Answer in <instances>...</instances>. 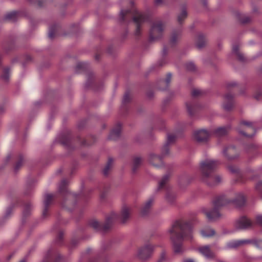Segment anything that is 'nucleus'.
Instances as JSON below:
<instances>
[{
  "instance_id": "nucleus-44",
  "label": "nucleus",
  "mask_w": 262,
  "mask_h": 262,
  "mask_svg": "<svg viewBox=\"0 0 262 262\" xmlns=\"http://www.w3.org/2000/svg\"><path fill=\"white\" fill-rule=\"evenodd\" d=\"M164 148H165V152L164 153H163L164 154H166L168 153V149H167V145H165V146L164 147Z\"/></svg>"
},
{
  "instance_id": "nucleus-27",
  "label": "nucleus",
  "mask_w": 262,
  "mask_h": 262,
  "mask_svg": "<svg viewBox=\"0 0 262 262\" xmlns=\"http://www.w3.org/2000/svg\"><path fill=\"white\" fill-rule=\"evenodd\" d=\"M175 136L173 135H168L167 136V143L169 144L174 141Z\"/></svg>"
},
{
  "instance_id": "nucleus-32",
  "label": "nucleus",
  "mask_w": 262,
  "mask_h": 262,
  "mask_svg": "<svg viewBox=\"0 0 262 262\" xmlns=\"http://www.w3.org/2000/svg\"><path fill=\"white\" fill-rule=\"evenodd\" d=\"M150 158V162L151 163L152 162L151 160L152 159L153 160H159V161L161 160V158L160 157L157 156L156 155H151Z\"/></svg>"
},
{
  "instance_id": "nucleus-18",
  "label": "nucleus",
  "mask_w": 262,
  "mask_h": 262,
  "mask_svg": "<svg viewBox=\"0 0 262 262\" xmlns=\"http://www.w3.org/2000/svg\"><path fill=\"white\" fill-rule=\"evenodd\" d=\"M205 40L203 35H199L198 38L196 46L199 49L203 48L205 45Z\"/></svg>"
},
{
  "instance_id": "nucleus-52",
  "label": "nucleus",
  "mask_w": 262,
  "mask_h": 262,
  "mask_svg": "<svg viewBox=\"0 0 262 262\" xmlns=\"http://www.w3.org/2000/svg\"><path fill=\"white\" fill-rule=\"evenodd\" d=\"M224 153L225 154H226V150H225L224 151Z\"/></svg>"
},
{
  "instance_id": "nucleus-9",
  "label": "nucleus",
  "mask_w": 262,
  "mask_h": 262,
  "mask_svg": "<svg viewBox=\"0 0 262 262\" xmlns=\"http://www.w3.org/2000/svg\"><path fill=\"white\" fill-rule=\"evenodd\" d=\"M194 138L198 142L206 141L209 137V133L205 129L196 131L194 134Z\"/></svg>"
},
{
  "instance_id": "nucleus-20",
  "label": "nucleus",
  "mask_w": 262,
  "mask_h": 262,
  "mask_svg": "<svg viewBox=\"0 0 262 262\" xmlns=\"http://www.w3.org/2000/svg\"><path fill=\"white\" fill-rule=\"evenodd\" d=\"M52 199L53 195L52 194H47L45 195L44 204L46 207H47L50 204L51 201L52 200Z\"/></svg>"
},
{
  "instance_id": "nucleus-51",
  "label": "nucleus",
  "mask_w": 262,
  "mask_h": 262,
  "mask_svg": "<svg viewBox=\"0 0 262 262\" xmlns=\"http://www.w3.org/2000/svg\"><path fill=\"white\" fill-rule=\"evenodd\" d=\"M20 262H25V261L24 260H22Z\"/></svg>"
},
{
  "instance_id": "nucleus-8",
  "label": "nucleus",
  "mask_w": 262,
  "mask_h": 262,
  "mask_svg": "<svg viewBox=\"0 0 262 262\" xmlns=\"http://www.w3.org/2000/svg\"><path fill=\"white\" fill-rule=\"evenodd\" d=\"M240 127L246 131H248L249 130H251L253 132V133L251 135H247L244 132L241 131L239 130V132L240 134L247 137H252L255 133V130L254 127L253 126V124L251 122H247V121H242L240 123Z\"/></svg>"
},
{
  "instance_id": "nucleus-49",
  "label": "nucleus",
  "mask_w": 262,
  "mask_h": 262,
  "mask_svg": "<svg viewBox=\"0 0 262 262\" xmlns=\"http://www.w3.org/2000/svg\"><path fill=\"white\" fill-rule=\"evenodd\" d=\"M20 165V164L19 163H18V164L16 165V168H17V167H18V166H19Z\"/></svg>"
},
{
  "instance_id": "nucleus-34",
  "label": "nucleus",
  "mask_w": 262,
  "mask_h": 262,
  "mask_svg": "<svg viewBox=\"0 0 262 262\" xmlns=\"http://www.w3.org/2000/svg\"><path fill=\"white\" fill-rule=\"evenodd\" d=\"M201 93V92L199 90H193L192 92V95L193 96H196Z\"/></svg>"
},
{
  "instance_id": "nucleus-41",
  "label": "nucleus",
  "mask_w": 262,
  "mask_h": 262,
  "mask_svg": "<svg viewBox=\"0 0 262 262\" xmlns=\"http://www.w3.org/2000/svg\"><path fill=\"white\" fill-rule=\"evenodd\" d=\"M237 50H238V48H237V46H235V47H234L233 48V52H237Z\"/></svg>"
},
{
  "instance_id": "nucleus-21",
  "label": "nucleus",
  "mask_w": 262,
  "mask_h": 262,
  "mask_svg": "<svg viewBox=\"0 0 262 262\" xmlns=\"http://www.w3.org/2000/svg\"><path fill=\"white\" fill-rule=\"evenodd\" d=\"M16 15H17V13L16 12H12L7 14L6 17V18L8 19L14 21L16 19Z\"/></svg>"
},
{
  "instance_id": "nucleus-36",
  "label": "nucleus",
  "mask_w": 262,
  "mask_h": 262,
  "mask_svg": "<svg viewBox=\"0 0 262 262\" xmlns=\"http://www.w3.org/2000/svg\"><path fill=\"white\" fill-rule=\"evenodd\" d=\"M117 218V215L115 213H112L111 217L107 218V221H110L111 220H115Z\"/></svg>"
},
{
  "instance_id": "nucleus-16",
  "label": "nucleus",
  "mask_w": 262,
  "mask_h": 262,
  "mask_svg": "<svg viewBox=\"0 0 262 262\" xmlns=\"http://www.w3.org/2000/svg\"><path fill=\"white\" fill-rule=\"evenodd\" d=\"M229 130V128L226 127H221L218 128L215 130V134L217 136H222L226 135Z\"/></svg>"
},
{
  "instance_id": "nucleus-26",
  "label": "nucleus",
  "mask_w": 262,
  "mask_h": 262,
  "mask_svg": "<svg viewBox=\"0 0 262 262\" xmlns=\"http://www.w3.org/2000/svg\"><path fill=\"white\" fill-rule=\"evenodd\" d=\"M171 78V74L170 73H168L167 75V77L165 80H164L163 82L165 83L167 85H168L170 82Z\"/></svg>"
},
{
  "instance_id": "nucleus-17",
  "label": "nucleus",
  "mask_w": 262,
  "mask_h": 262,
  "mask_svg": "<svg viewBox=\"0 0 262 262\" xmlns=\"http://www.w3.org/2000/svg\"><path fill=\"white\" fill-rule=\"evenodd\" d=\"M129 217V209L127 208H124L122 211L121 217L122 222L125 223Z\"/></svg>"
},
{
  "instance_id": "nucleus-24",
  "label": "nucleus",
  "mask_w": 262,
  "mask_h": 262,
  "mask_svg": "<svg viewBox=\"0 0 262 262\" xmlns=\"http://www.w3.org/2000/svg\"><path fill=\"white\" fill-rule=\"evenodd\" d=\"M4 74L2 76V78L5 80V81H7L9 77V69H6L4 70Z\"/></svg>"
},
{
  "instance_id": "nucleus-45",
  "label": "nucleus",
  "mask_w": 262,
  "mask_h": 262,
  "mask_svg": "<svg viewBox=\"0 0 262 262\" xmlns=\"http://www.w3.org/2000/svg\"><path fill=\"white\" fill-rule=\"evenodd\" d=\"M238 57H239V59L240 60H243V57H242V56L241 55H238Z\"/></svg>"
},
{
  "instance_id": "nucleus-25",
  "label": "nucleus",
  "mask_w": 262,
  "mask_h": 262,
  "mask_svg": "<svg viewBox=\"0 0 262 262\" xmlns=\"http://www.w3.org/2000/svg\"><path fill=\"white\" fill-rule=\"evenodd\" d=\"M141 162V159L140 158H136L134 159V166L137 167L138 165L140 164Z\"/></svg>"
},
{
  "instance_id": "nucleus-47",
  "label": "nucleus",
  "mask_w": 262,
  "mask_h": 262,
  "mask_svg": "<svg viewBox=\"0 0 262 262\" xmlns=\"http://www.w3.org/2000/svg\"><path fill=\"white\" fill-rule=\"evenodd\" d=\"M187 108H188V112H189V113H190V114H191V110H190V108H189V106H187Z\"/></svg>"
},
{
  "instance_id": "nucleus-42",
  "label": "nucleus",
  "mask_w": 262,
  "mask_h": 262,
  "mask_svg": "<svg viewBox=\"0 0 262 262\" xmlns=\"http://www.w3.org/2000/svg\"><path fill=\"white\" fill-rule=\"evenodd\" d=\"M183 262H194V261L192 259H186V260H184Z\"/></svg>"
},
{
  "instance_id": "nucleus-30",
  "label": "nucleus",
  "mask_w": 262,
  "mask_h": 262,
  "mask_svg": "<svg viewBox=\"0 0 262 262\" xmlns=\"http://www.w3.org/2000/svg\"><path fill=\"white\" fill-rule=\"evenodd\" d=\"M257 223L262 225V215H257L256 217Z\"/></svg>"
},
{
  "instance_id": "nucleus-15",
  "label": "nucleus",
  "mask_w": 262,
  "mask_h": 262,
  "mask_svg": "<svg viewBox=\"0 0 262 262\" xmlns=\"http://www.w3.org/2000/svg\"><path fill=\"white\" fill-rule=\"evenodd\" d=\"M152 202V200L150 199L145 204L144 206H143L141 210V213L143 215H146L147 213L148 212L150 207L151 206Z\"/></svg>"
},
{
  "instance_id": "nucleus-19",
  "label": "nucleus",
  "mask_w": 262,
  "mask_h": 262,
  "mask_svg": "<svg viewBox=\"0 0 262 262\" xmlns=\"http://www.w3.org/2000/svg\"><path fill=\"white\" fill-rule=\"evenodd\" d=\"M113 161L112 158H110L108 159L107 163L105 167L103 169V173L104 175H107L108 174V170H110V169L111 167V166L113 164Z\"/></svg>"
},
{
  "instance_id": "nucleus-46",
  "label": "nucleus",
  "mask_w": 262,
  "mask_h": 262,
  "mask_svg": "<svg viewBox=\"0 0 262 262\" xmlns=\"http://www.w3.org/2000/svg\"><path fill=\"white\" fill-rule=\"evenodd\" d=\"M162 2V0H156V3H160Z\"/></svg>"
},
{
  "instance_id": "nucleus-28",
  "label": "nucleus",
  "mask_w": 262,
  "mask_h": 262,
  "mask_svg": "<svg viewBox=\"0 0 262 262\" xmlns=\"http://www.w3.org/2000/svg\"><path fill=\"white\" fill-rule=\"evenodd\" d=\"M186 68L188 70L192 71L195 69V66L192 62H189L187 64Z\"/></svg>"
},
{
  "instance_id": "nucleus-22",
  "label": "nucleus",
  "mask_w": 262,
  "mask_h": 262,
  "mask_svg": "<svg viewBox=\"0 0 262 262\" xmlns=\"http://www.w3.org/2000/svg\"><path fill=\"white\" fill-rule=\"evenodd\" d=\"M187 16V12L185 10H183L180 15L178 16V21L181 22V21L186 18Z\"/></svg>"
},
{
  "instance_id": "nucleus-50",
  "label": "nucleus",
  "mask_w": 262,
  "mask_h": 262,
  "mask_svg": "<svg viewBox=\"0 0 262 262\" xmlns=\"http://www.w3.org/2000/svg\"><path fill=\"white\" fill-rule=\"evenodd\" d=\"M256 98L257 99H260V98H259V97H257V96L256 97Z\"/></svg>"
},
{
  "instance_id": "nucleus-2",
  "label": "nucleus",
  "mask_w": 262,
  "mask_h": 262,
  "mask_svg": "<svg viewBox=\"0 0 262 262\" xmlns=\"http://www.w3.org/2000/svg\"><path fill=\"white\" fill-rule=\"evenodd\" d=\"M219 163L210 159H207L201 162L200 171L202 174V180L210 186H213L220 183L222 178L219 176H212L211 173Z\"/></svg>"
},
{
  "instance_id": "nucleus-40",
  "label": "nucleus",
  "mask_w": 262,
  "mask_h": 262,
  "mask_svg": "<svg viewBox=\"0 0 262 262\" xmlns=\"http://www.w3.org/2000/svg\"><path fill=\"white\" fill-rule=\"evenodd\" d=\"M127 12H124L123 11H121V12H120V15L121 16V18H122V19L123 20L124 19V17L125 15V14Z\"/></svg>"
},
{
  "instance_id": "nucleus-3",
  "label": "nucleus",
  "mask_w": 262,
  "mask_h": 262,
  "mask_svg": "<svg viewBox=\"0 0 262 262\" xmlns=\"http://www.w3.org/2000/svg\"><path fill=\"white\" fill-rule=\"evenodd\" d=\"M228 203V201L224 196L217 198L213 202L214 208L212 210L206 213V216L209 221H212L216 220L220 216L218 209L225 206Z\"/></svg>"
},
{
  "instance_id": "nucleus-23",
  "label": "nucleus",
  "mask_w": 262,
  "mask_h": 262,
  "mask_svg": "<svg viewBox=\"0 0 262 262\" xmlns=\"http://www.w3.org/2000/svg\"><path fill=\"white\" fill-rule=\"evenodd\" d=\"M168 179V176L166 175L164 176L162 179L159 182V187H162L166 182Z\"/></svg>"
},
{
  "instance_id": "nucleus-29",
  "label": "nucleus",
  "mask_w": 262,
  "mask_h": 262,
  "mask_svg": "<svg viewBox=\"0 0 262 262\" xmlns=\"http://www.w3.org/2000/svg\"><path fill=\"white\" fill-rule=\"evenodd\" d=\"M120 130L119 129H113L111 132L112 136H118L120 135Z\"/></svg>"
},
{
  "instance_id": "nucleus-14",
  "label": "nucleus",
  "mask_w": 262,
  "mask_h": 262,
  "mask_svg": "<svg viewBox=\"0 0 262 262\" xmlns=\"http://www.w3.org/2000/svg\"><path fill=\"white\" fill-rule=\"evenodd\" d=\"M233 202L237 207H241L244 204L245 199L243 194L239 193L237 195V198L233 201Z\"/></svg>"
},
{
  "instance_id": "nucleus-1",
  "label": "nucleus",
  "mask_w": 262,
  "mask_h": 262,
  "mask_svg": "<svg viewBox=\"0 0 262 262\" xmlns=\"http://www.w3.org/2000/svg\"><path fill=\"white\" fill-rule=\"evenodd\" d=\"M171 239L173 245V250L176 253H180L183 251L182 242L184 239L192 238V227L189 223L177 221L169 230Z\"/></svg>"
},
{
  "instance_id": "nucleus-37",
  "label": "nucleus",
  "mask_w": 262,
  "mask_h": 262,
  "mask_svg": "<svg viewBox=\"0 0 262 262\" xmlns=\"http://www.w3.org/2000/svg\"><path fill=\"white\" fill-rule=\"evenodd\" d=\"M66 185V182L65 180H62L60 184V186H59V189L60 191H61V189H62V187H64V186Z\"/></svg>"
},
{
  "instance_id": "nucleus-10",
  "label": "nucleus",
  "mask_w": 262,
  "mask_h": 262,
  "mask_svg": "<svg viewBox=\"0 0 262 262\" xmlns=\"http://www.w3.org/2000/svg\"><path fill=\"white\" fill-rule=\"evenodd\" d=\"M199 250L206 258H212L214 256V254L211 251L209 246L202 247L199 248Z\"/></svg>"
},
{
  "instance_id": "nucleus-5",
  "label": "nucleus",
  "mask_w": 262,
  "mask_h": 262,
  "mask_svg": "<svg viewBox=\"0 0 262 262\" xmlns=\"http://www.w3.org/2000/svg\"><path fill=\"white\" fill-rule=\"evenodd\" d=\"M163 30V27L160 22L156 23L153 24L150 33V38L151 40H155L162 35Z\"/></svg>"
},
{
  "instance_id": "nucleus-48",
  "label": "nucleus",
  "mask_w": 262,
  "mask_h": 262,
  "mask_svg": "<svg viewBox=\"0 0 262 262\" xmlns=\"http://www.w3.org/2000/svg\"><path fill=\"white\" fill-rule=\"evenodd\" d=\"M163 53H164V54L166 53V49H165V48L163 49Z\"/></svg>"
},
{
  "instance_id": "nucleus-31",
  "label": "nucleus",
  "mask_w": 262,
  "mask_h": 262,
  "mask_svg": "<svg viewBox=\"0 0 262 262\" xmlns=\"http://www.w3.org/2000/svg\"><path fill=\"white\" fill-rule=\"evenodd\" d=\"M256 188L259 190L262 191V181L258 182L256 185Z\"/></svg>"
},
{
  "instance_id": "nucleus-39",
  "label": "nucleus",
  "mask_w": 262,
  "mask_h": 262,
  "mask_svg": "<svg viewBox=\"0 0 262 262\" xmlns=\"http://www.w3.org/2000/svg\"><path fill=\"white\" fill-rule=\"evenodd\" d=\"M129 99V95L127 94H126L123 98V101L125 103L128 101Z\"/></svg>"
},
{
  "instance_id": "nucleus-4",
  "label": "nucleus",
  "mask_w": 262,
  "mask_h": 262,
  "mask_svg": "<svg viewBox=\"0 0 262 262\" xmlns=\"http://www.w3.org/2000/svg\"><path fill=\"white\" fill-rule=\"evenodd\" d=\"M246 244H252L256 246L258 248L262 249V239H242L238 241H234L229 242L227 244V247L228 248H235L238 246Z\"/></svg>"
},
{
  "instance_id": "nucleus-11",
  "label": "nucleus",
  "mask_w": 262,
  "mask_h": 262,
  "mask_svg": "<svg viewBox=\"0 0 262 262\" xmlns=\"http://www.w3.org/2000/svg\"><path fill=\"white\" fill-rule=\"evenodd\" d=\"M226 103L224 104L223 107L226 111H229L233 107L232 96L230 95H227L225 97Z\"/></svg>"
},
{
  "instance_id": "nucleus-38",
  "label": "nucleus",
  "mask_w": 262,
  "mask_h": 262,
  "mask_svg": "<svg viewBox=\"0 0 262 262\" xmlns=\"http://www.w3.org/2000/svg\"><path fill=\"white\" fill-rule=\"evenodd\" d=\"M177 38V36H176V35L175 34H173L172 36V37H171V39L170 40L171 43H174L176 41Z\"/></svg>"
},
{
  "instance_id": "nucleus-13",
  "label": "nucleus",
  "mask_w": 262,
  "mask_h": 262,
  "mask_svg": "<svg viewBox=\"0 0 262 262\" xmlns=\"http://www.w3.org/2000/svg\"><path fill=\"white\" fill-rule=\"evenodd\" d=\"M201 234L203 237H210L215 234V231L210 228H207L201 231Z\"/></svg>"
},
{
  "instance_id": "nucleus-33",
  "label": "nucleus",
  "mask_w": 262,
  "mask_h": 262,
  "mask_svg": "<svg viewBox=\"0 0 262 262\" xmlns=\"http://www.w3.org/2000/svg\"><path fill=\"white\" fill-rule=\"evenodd\" d=\"M228 169L232 173H235L238 171V168H237L236 167H233L232 166H229L228 167Z\"/></svg>"
},
{
  "instance_id": "nucleus-6",
  "label": "nucleus",
  "mask_w": 262,
  "mask_h": 262,
  "mask_svg": "<svg viewBox=\"0 0 262 262\" xmlns=\"http://www.w3.org/2000/svg\"><path fill=\"white\" fill-rule=\"evenodd\" d=\"M234 226L237 229H246L252 226V223L249 219L243 216L235 221Z\"/></svg>"
},
{
  "instance_id": "nucleus-43",
  "label": "nucleus",
  "mask_w": 262,
  "mask_h": 262,
  "mask_svg": "<svg viewBox=\"0 0 262 262\" xmlns=\"http://www.w3.org/2000/svg\"><path fill=\"white\" fill-rule=\"evenodd\" d=\"M98 224L97 222H95L93 223V226L94 228H97L98 226Z\"/></svg>"
},
{
  "instance_id": "nucleus-35",
  "label": "nucleus",
  "mask_w": 262,
  "mask_h": 262,
  "mask_svg": "<svg viewBox=\"0 0 262 262\" xmlns=\"http://www.w3.org/2000/svg\"><path fill=\"white\" fill-rule=\"evenodd\" d=\"M54 36V31L52 29V28H50L49 32V37L50 38H53Z\"/></svg>"
},
{
  "instance_id": "nucleus-7",
  "label": "nucleus",
  "mask_w": 262,
  "mask_h": 262,
  "mask_svg": "<svg viewBox=\"0 0 262 262\" xmlns=\"http://www.w3.org/2000/svg\"><path fill=\"white\" fill-rule=\"evenodd\" d=\"M154 248V246L151 245H147L141 248L138 251L139 257L142 259L148 258L151 255Z\"/></svg>"
},
{
  "instance_id": "nucleus-12",
  "label": "nucleus",
  "mask_w": 262,
  "mask_h": 262,
  "mask_svg": "<svg viewBox=\"0 0 262 262\" xmlns=\"http://www.w3.org/2000/svg\"><path fill=\"white\" fill-rule=\"evenodd\" d=\"M145 20V17L144 15L141 13H139L137 16L134 17V21L137 24V28L136 29V33L138 34L139 33V24L144 21Z\"/></svg>"
}]
</instances>
